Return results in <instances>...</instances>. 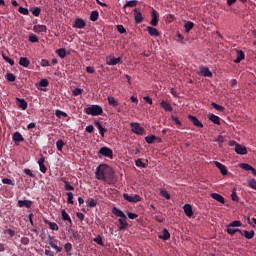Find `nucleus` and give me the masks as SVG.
<instances>
[{"mask_svg": "<svg viewBox=\"0 0 256 256\" xmlns=\"http://www.w3.org/2000/svg\"><path fill=\"white\" fill-rule=\"evenodd\" d=\"M109 165L101 164L97 167L95 177L98 181H103L105 179V175H107V171H109Z\"/></svg>", "mask_w": 256, "mask_h": 256, "instance_id": "f257e3e1", "label": "nucleus"}, {"mask_svg": "<svg viewBox=\"0 0 256 256\" xmlns=\"http://www.w3.org/2000/svg\"><path fill=\"white\" fill-rule=\"evenodd\" d=\"M85 113L87 115H92V117H97L99 115H103V108L100 105H92L85 108Z\"/></svg>", "mask_w": 256, "mask_h": 256, "instance_id": "f03ea898", "label": "nucleus"}, {"mask_svg": "<svg viewBox=\"0 0 256 256\" xmlns=\"http://www.w3.org/2000/svg\"><path fill=\"white\" fill-rule=\"evenodd\" d=\"M98 157H107L113 159V150L107 146H103L98 151Z\"/></svg>", "mask_w": 256, "mask_h": 256, "instance_id": "7ed1b4c3", "label": "nucleus"}, {"mask_svg": "<svg viewBox=\"0 0 256 256\" xmlns=\"http://www.w3.org/2000/svg\"><path fill=\"white\" fill-rule=\"evenodd\" d=\"M102 181H105L109 185H113L117 182V179L115 178V172H113V169H111V167L106 172L105 178H103Z\"/></svg>", "mask_w": 256, "mask_h": 256, "instance_id": "20e7f679", "label": "nucleus"}, {"mask_svg": "<svg viewBox=\"0 0 256 256\" xmlns=\"http://www.w3.org/2000/svg\"><path fill=\"white\" fill-rule=\"evenodd\" d=\"M132 133L135 135H143L145 133V128L141 127V124L137 122L130 123Z\"/></svg>", "mask_w": 256, "mask_h": 256, "instance_id": "39448f33", "label": "nucleus"}, {"mask_svg": "<svg viewBox=\"0 0 256 256\" xmlns=\"http://www.w3.org/2000/svg\"><path fill=\"white\" fill-rule=\"evenodd\" d=\"M123 198L125 201H128V203H139V201H141V196L139 194L129 195L124 193Z\"/></svg>", "mask_w": 256, "mask_h": 256, "instance_id": "423d86ee", "label": "nucleus"}, {"mask_svg": "<svg viewBox=\"0 0 256 256\" xmlns=\"http://www.w3.org/2000/svg\"><path fill=\"white\" fill-rule=\"evenodd\" d=\"M48 244L52 249H55L56 253H61V251H63V248L57 246V240L51 235L48 236Z\"/></svg>", "mask_w": 256, "mask_h": 256, "instance_id": "0eeeda50", "label": "nucleus"}, {"mask_svg": "<svg viewBox=\"0 0 256 256\" xmlns=\"http://www.w3.org/2000/svg\"><path fill=\"white\" fill-rule=\"evenodd\" d=\"M188 119L195 127H198V129H203V123L199 120L198 117L188 115Z\"/></svg>", "mask_w": 256, "mask_h": 256, "instance_id": "6e6552de", "label": "nucleus"}, {"mask_svg": "<svg viewBox=\"0 0 256 256\" xmlns=\"http://www.w3.org/2000/svg\"><path fill=\"white\" fill-rule=\"evenodd\" d=\"M86 26L87 23L82 18H76L73 23L74 29H85Z\"/></svg>", "mask_w": 256, "mask_h": 256, "instance_id": "1a4fd4ad", "label": "nucleus"}, {"mask_svg": "<svg viewBox=\"0 0 256 256\" xmlns=\"http://www.w3.org/2000/svg\"><path fill=\"white\" fill-rule=\"evenodd\" d=\"M118 223V231H123V229H127L129 227V223H127V216L120 218Z\"/></svg>", "mask_w": 256, "mask_h": 256, "instance_id": "9d476101", "label": "nucleus"}, {"mask_svg": "<svg viewBox=\"0 0 256 256\" xmlns=\"http://www.w3.org/2000/svg\"><path fill=\"white\" fill-rule=\"evenodd\" d=\"M146 143L149 145H153V143H161L162 139L160 137H157L155 135H150L145 137Z\"/></svg>", "mask_w": 256, "mask_h": 256, "instance_id": "9b49d317", "label": "nucleus"}, {"mask_svg": "<svg viewBox=\"0 0 256 256\" xmlns=\"http://www.w3.org/2000/svg\"><path fill=\"white\" fill-rule=\"evenodd\" d=\"M151 17L150 25H152V27H157V25H159V13L153 10Z\"/></svg>", "mask_w": 256, "mask_h": 256, "instance_id": "f8f14e48", "label": "nucleus"}, {"mask_svg": "<svg viewBox=\"0 0 256 256\" xmlns=\"http://www.w3.org/2000/svg\"><path fill=\"white\" fill-rule=\"evenodd\" d=\"M235 143V151L237 155H247V148L241 144Z\"/></svg>", "mask_w": 256, "mask_h": 256, "instance_id": "ddd939ff", "label": "nucleus"}, {"mask_svg": "<svg viewBox=\"0 0 256 256\" xmlns=\"http://www.w3.org/2000/svg\"><path fill=\"white\" fill-rule=\"evenodd\" d=\"M106 63H107V65L115 66V65L121 63V58H115L114 56H109L106 59Z\"/></svg>", "mask_w": 256, "mask_h": 256, "instance_id": "4468645a", "label": "nucleus"}, {"mask_svg": "<svg viewBox=\"0 0 256 256\" xmlns=\"http://www.w3.org/2000/svg\"><path fill=\"white\" fill-rule=\"evenodd\" d=\"M38 165L40 167L41 173H47V166H45V156L41 155L38 160Z\"/></svg>", "mask_w": 256, "mask_h": 256, "instance_id": "2eb2a0df", "label": "nucleus"}, {"mask_svg": "<svg viewBox=\"0 0 256 256\" xmlns=\"http://www.w3.org/2000/svg\"><path fill=\"white\" fill-rule=\"evenodd\" d=\"M33 206V201L31 200H18V207H26L27 209H31Z\"/></svg>", "mask_w": 256, "mask_h": 256, "instance_id": "dca6fc26", "label": "nucleus"}, {"mask_svg": "<svg viewBox=\"0 0 256 256\" xmlns=\"http://www.w3.org/2000/svg\"><path fill=\"white\" fill-rule=\"evenodd\" d=\"M134 20L135 23H143V14L137 8L134 9Z\"/></svg>", "mask_w": 256, "mask_h": 256, "instance_id": "f3484780", "label": "nucleus"}, {"mask_svg": "<svg viewBox=\"0 0 256 256\" xmlns=\"http://www.w3.org/2000/svg\"><path fill=\"white\" fill-rule=\"evenodd\" d=\"M16 104L23 111H25L28 107L27 101H25V99L22 98H16Z\"/></svg>", "mask_w": 256, "mask_h": 256, "instance_id": "a211bd4d", "label": "nucleus"}, {"mask_svg": "<svg viewBox=\"0 0 256 256\" xmlns=\"http://www.w3.org/2000/svg\"><path fill=\"white\" fill-rule=\"evenodd\" d=\"M214 165L220 170L221 175H227V167L224 164H221L219 161H215Z\"/></svg>", "mask_w": 256, "mask_h": 256, "instance_id": "6ab92c4d", "label": "nucleus"}, {"mask_svg": "<svg viewBox=\"0 0 256 256\" xmlns=\"http://www.w3.org/2000/svg\"><path fill=\"white\" fill-rule=\"evenodd\" d=\"M95 127H97V129L99 130V133L101 135V137H105V133H107V129L103 127V125L101 124V122L99 121H95L94 122Z\"/></svg>", "mask_w": 256, "mask_h": 256, "instance_id": "aec40b11", "label": "nucleus"}, {"mask_svg": "<svg viewBox=\"0 0 256 256\" xmlns=\"http://www.w3.org/2000/svg\"><path fill=\"white\" fill-rule=\"evenodd\" d=\"M183 209L187 217H193V207L191 206V204H185L183 206Z\"/></svg>", "mask_w": 256, "mask_h": 256, "instance_id": "412c9836", "label": "nucleus"}, {"mask_svg": "<svg viewBox=\"0 0 256 256\" xmlns=\"http://www.w3.org/2000/svg\"><path fill=\"white\" fill-rule=\"evenodd\" d=\"M210 197H212V199H215V201H218V203L225 204V197H223L219 193H211Z\"/></svg>", "mask_w": 256, "mask_h": 256, "instance_id": "4be33fe9", "label": "nucleus"}, {"mask_svg": "<svg viewBox=\"0 0 256 256\" xmlns=\"http://www.w3.org/2000/svg\"><path fill=\"white\" fill-rule=\"evenodd\" d=\"M34 33H47V26L45 25H35L33 27Z\"/></svg>", "mask_w": 256, "mask_h": 256, "instance_id": "5701e85b", "label": "nucleus"}, {"mask_svg": "<svg viewBox=\"0 0 256 256\" xmlns=\"http://www.w3.org/2000/svg\"><path fill=\"white\" fill-rule=\"evenodd\" d=\"M208 119H209V121H212V123H214V125H221V118H219V116H217L215 114L208 115Z\"/></svg>", "mask_w": 256, "mask_h": 256, "instance_id": "b1692460", "label": "nucleus"}, {"mask_svg": "<svg viewBox=\"0 0 256 256\" xmlns=\"http://www.w3.org/2000/svg\"><path fill=\"white\" fill-rule=\"evenodd\" d=\"M226 232L228 233V235H235V233H240V235H243L241 229L229 227V224L227 225Z\"/></svg>", "mask_w": 256, "mask_h": 256, "instance_id": "393cba45", "label": "nucleus"}, {"mask_svg": "<svg viewBox=\"0 0 256 256\" xmlns=\"http://www.w3.org/2000/svg\"><path fill=\"white\" fill-rule=\"evenodd\" d=\"M245 59V53L243 50H238L236 53V59L234 60V63H241Z\"/></svg>", "mask_w": 256, "mask_h": 256, "instance_id": "a878e982", "label": "nucleus"}, {"mask_svg": "<svg viewBox=\"0 0 256 256\" xmlns=\"http://www.w3.org/2000/svg\"><path fill=\"white\" fill-rule=\"evenodd\" d=\"M159 239H162V241H169V239H171V233H169V230L164 229L162 234L159 235Z\"/></svg>", "mask_w": 256, "mask_h": 256, "instance_id": "bb28decb", "label": "nucleus"}, {"mask_svg": "<svg viewBox=\"0 0 256 256\" xmlns=\"http://www.w3.org/2000/svg\"><path fill=\"white\" fill-rule=\"evenodd\" d=\"M19 65H20L21 67L27 68V67H29V65H31V61L28 60L27 57H20V59H19Z\"/></svg>", "mask_w": 256, "mask_h": 256, "instance_id": "cd10ccee", "label": "nucleus"}, {"mask_svg": "<svg viewBox=\"0 0 256 256\" xmlns=\"http://www.w3.org/2000/svg\"><path fill=\"white\" fill-rule=\"evenodd\" d=\"M112 213H113V215H115L116 217H120V219L123 218V217H127V216L125 215V213H124L123 211H121V209H119V208H117V207H113V208H112Z\"/></svg>", "mask_w": 256, "mask_h": 256, "instance_id": "c85d7f7f", "label": "nucleus"}, {"mask_svg": "<svg viewBox=\"0 0 256 256\" xmlns=\"http://www.w3.org/2000/svg\"><path fill=\"white\" fill-rule=\"evenodd\" d=\"M161 107L164 109V111H167L169 113H171V111H173V106H171L168 102H166L165 100H162L160 103Z\"/></svg>", "mask_w": 256, "mask_h": 256, "instance_id": "c756f323", "label": "nucleus"}, {"mask_svg": "<svg viewBox=\"0 0 256 256\" xmlns=\"http://www.w3.org/2000/svg\"><path fill=\"white\" fill-rule=\"evenodd\" d=\"M146 29L151 37H159V30H157L156 28L147 26Z\"/></svg>", "mask_w": 256, "mask_h": 256, "instance_id": "7c9ffc66", "label": "nucleus"}, {"mask_svg": "<svg viewBox=\"0 0 256 256\" xmlns=\"http://www.w3.org/2000/svg\"><path fill=\"white\" fill-rule=\"evenodd\" d=\"M13 141H15V143H21L23 141H25V139L23 138V135H21V133L19 132H15L12 136Z\"/></svg>", "mask_w": 256, "mask_h": 256, "instance_id": "2f4dec72", "label": "nucleus"}, {"mask_svg": "<svg viewBox=\"0 0 256 256\" xmlns=\"http://www.w3.org/2000/svg\"><path fill=\"white\" fill-rule=\"evenodd\" d=\"M62 183H64V189L65 191H75V186L71 185V183H69V181L65 180V179H61Z\"/></svg>", "mask_w": 256, "mask_h": 256, "instance_id": "473e14b6", "label": "nucleus"}, {"mask_svg": "<svg viewBox=\"0 0 256 256\" xmlns=\"http://www.w3.org/2000/svg\"><path fill=\"white\" fill-rule=\"evenodd\" d=\"M202 77H213V73L207 67H204L200 70Z\"/></svg>", "mask_w": 256, "mask_h": 256, "instance_id": "72a5a7b5", "label": "nucleus"}, {"mask_svg": "<svg viewBox=\"0 0 256 256\" xmlns=\"http://www.w3.org/2000/svg\"><path fill=\"white\" fill-rule=\"evenodd\" d=\"M56 55H58L60 59H65L67 57V50H65V48H60L56 50Z\"/></svg>", "mask_w": 256, "mask_h": 256, "instance_id": "f704fd0d", "label": "nucleus"}, {"mask_svg": "<svg viewBox=\"0 0 256 256\" xmlns=\"http://www.w3.org/2000/svg\"><path fill=\"white\" fill-rule=\"evenodd\" d=\"M61 215H62L63 221H68L70 223V225H73V221L71 220V216L68 215L67 211L62 210Z\"/></svg>", "mask_w": 256, "mask_h": 256, "instance_id": "c9c22d12", "label": "nucleus"}, {"mask_svg": "<svg viewBox=\"0 0 256 256\" xmlns=\"http://www.w3.org/2000/svg\"><path fill=\"white\" fill-rule=\"evenodd\" d=\"M107 101L108 105H110L111 107H117V105H119V102H117V100H115V97L113 96H108Z\"/></svg>", "mask_w": 256, "mask_h": 256, "instance_id": "e433bc0d", "label": "nucleus"}, {"mask_svg": "<svg viewBox=\"0 0 256 256\" xmlns=\"http://www.w3.org/2000/svg\"><path fill=\"white\" fill-rule=\"evenodd\" d=\"M241 235H244L245 239H253V237H255V231H253V230L247 231L246 230Z\"/></svg>", "mask_w": 256, "mask_h": 256, "instance_id": "4c0bfd02", "label": "nucleus"}, {"mask_svg": "<svg viewBox=\"0 0 256 256\" xmlns=\"http://www.w3.org/2000/svg\"><path fill=\"white\" fill-rule=\"evenodd\" d=\"M30 12L32 13V15H34V17H39V15H41V8L32 7L30 8Z\"/></svg>", "mask_w": 256, "mask_h": 256, "instance_id": "58836bf2", "label": "nucleus"}, {"mask_svg": "<svg viewBox=\"0 0 256 256\" xmlns=\"http://www.w3.org/2000/svg\"><path fill=\"white\" fill-rule=\"evenodd\" d=\"M98 19H99V11H97V10L92 11L90 14V21L95 22Z\"/></svg>", "mask_w": 256, "mask_h": 256, "instance_id": "ea45409f", "label": "nucleus"}, {"mask_svg": "<svg viewBox=\"0 0 256 256\" xmlns=\"http://www.w3.org/2000/svg\"><path fill=\"white\" fill-rule=\"evenodd\" d=\"M193 27H195V23H193V22H186L184 24L185 33H189V31H191V29H193Z\"/></svg>", "mask_w": 256, "mask_h": 256, "instance_id": "a19ab883", "label": "nucleus"}, {"mask_svg": "<svg viewBox=\"0 0 256 256\" xmlns=\"http://www.w3.org/2000/svg\"><path fill=\"white\" fill-rule=\"evenodd\" d=\"M211 105H212V107L214 109H216V111H219L220 113H224L225 112V107H223V106H221V105H219V104H217L215 102H212Z\"/></svg>", "mask_w": 256, "mask_h": 256, "instance_id": "79ce46f5", "label": "nucleus"}, {"mask_svg": "<svg viewBox=\"0 0 256 256\" xmlns=\"http://www.w3.org/2000/svg\"><path fill=\"white\" fill-rule=\"evenodd\" d=\"M127 7H137V0H130L126 2L123 9H127Z\"/></svg>", "mask_w": 256, "mask_h": 256, "instance_id": "37998d69", "label": "nucleus"}, {"mask_svg": "<svg viewBox=\"0 0 256 256\" xmlns=\"http://www.w3.org/2000/svg\"><path fill=\"white\" fill-rule=\"evenodd\" d=\"M46 223H47V225H49V228H50L52 231H59V225H57V223H55V222H49V221H47Z\"/></svg>", "mask_w": 256, "mask_h": 256, "instance_id": "c03bdc74", "label": "nucleus"}, {"mask_svg": "<svg viewBox=\"0 0 256 256\" xmlns=\"http://www.w3.org/2000/svg\"><path fill=\"white\" fill-rule=\"evenodd\" d=\"M87 207H90L93 209V207H97V202L93 198H89L88 201L86 202Z\"/></svg>", "mask_w": 256, "mask_h": 256, "instance_id": "a18cd8bd", "label": "nucleus"}, {"mask_svg": "<svg viewBox=\"0 0 256 256\" xmlns=\"http://www.w3.org/2000/svg\"><path fill=\"white\" fill-rule=\"evenodd\" d=\"M94 243H97V245H100L101 247H105V243H103V238L101 235H98L96 238L93 239Z\"/></svg>", "mask_w": 256, "mask_h": 256, "instance_id": "49530a36", "label": "nucleus"}, {"mask_svg": "<svg viewBox=\"0 0 256 256\" xmlns=\"http://www.w3.org/2000/svg\"><path fill=\"white\" fill-rule=\"evenodd\" d=\"M2 58L4 59V61H6V63H9V65L11 67H13V65H15V61H13V59H11L7 55H5V53H2Z\"/></svg>", "mask_w": 256, "mask_h": 256, "instance_id": "de8ad7c7", "label": "nucleus"}, {"mask_svg": "<svg viewBox=\"0 0 256 256\" xmlns=\"http://www.w3.org/2000/svg\"><path fill=\"white\" fill-rule=\"evenodd\" d=\"M64 249H65L67 255H71V251H73V244H71V243H69V242L66 243V244L64 245Z\"/></svg>", "mask_w": 256, "mask_h": 256, "instance_id": "09e8293b", "label": "nucleus"}, {"mask_svg": "<svg viewBox=\"0 0 256 256\" xmlns=\"http://www.w3.org/2000/svg\"><path fill=\"white\" fill-rule=\"evenodd\" d=\"M135 165H136V167H142V169L147 168V164L143 163V160H141V158H138L135 161Z\"/></svg>", "mask_w": 256, "mask_h": 256, "instance_id": "8fccbe9b", "label": "nucleus"}, {"mask_svg": "<svg viewBox=\"0 0 256 256\" xmlns=\"http://www.w3.org/2000/svg\"><path fill=\"white\" fill-rule=\"evenodd\" d=\"M56 147L58 149V151H63V147H65V142L60 139L56 142Z\"/></svg>", "mask_w": 256, "mask_h": 256, "instance_id": "3c124183", "label": "nucleus"}, {"mask_svg": "<svg viewBox=\"0 0 256 256\" xmlns=\"http://www.w3.org/2000/svg\"><path fill=\"white\" fill-rule=\"evenodd\" d=\"M231 199L232 201H239V196H237V188L232 189Z\"/></svg>", "mask_w": 256, "mask_h": 256, "instance_id": "603ef678", "label": "nucleus"}, {"mask_svg": "<svg viewBox=\"0 0 256 256\" xmlns=\"http://www.w3.org/2000/svg\"><path fill=\"white\" fill-rule=\"evenodd\" d=\"M55 115L56 117H58V119H61V117H68V115L65 112L59 109L55 110Z\"/></svg>", "mask_w": 256, "mask_h": 256, "instance_id": "864d4df0", "label": "nucleus"}, {"mask_svg": "<svg viewBox=\"0 0 256 256\" xmlns=\"http://www.w3.org/2000/svg\"><path fill=\"white\" fill-rule=\"evenodd\" d=\"M160 195L161 197H164V199H171V195L169 194V192H167V190H160Z\"/></svg>", "mask_w": 256, "mask_h": 256, "instance_id": "5fc2aeb1", "label": "nucleus"}, {"mask_svg": "<svg viewBox=\"0 0 256 256\" xmlns=\"http://www.w3.org/2000/svg\"><path fill=\"white\" fill-rule=\"evenodd\" d=\"M28 40L30 41V43H39V38H37V35L35 34H30Z\"/></svg>", "mask_w": 256, "mask_h": 256, "instance_id": "6e6d98bb", "label": "nucleus"}, {"mask_svg": "<svg viewBox=\"0 0 256 256\" xmlns=\"http://www.w3.org/2000/svg\"><path fill=\"white\" fill-rule=\"evenodd\" d=\"M240 167L241 169H244V171H251V169H253V166L249 165L248 163H241Z\"/></svg>", "mask_w": 256, "mask_h": 256, "instance_id": "4d7b16f0", "label": "nucleus"}, {"mask_svg": "<svg viewBox=\"0 0 256 256\" xmlns=\"http://www.w3.org/2000/svg\"><path fill=\"white\" fill-rule=\"evenodd\" d=\"M2 183L4 185H12V187H15V183H13V180L9 178H3Z\"/></svg>", "mask_w": 256, "mask_h": 256, "instance_id": "13d9d810", "label": "nucleus"}, {"mask_svg": "<svg viewBox=\"0 0 256 256\" xmlns=\"http://www.w3.org/2000/svg\"><path fill=\"white\" fill-rule=\"evenodd\" d=\"M72 94L74 95V97H79V95H82V94H83V89H81V88H75V89L72 91Z\"/></svg>", "mask_w": 256, "mask_h": 256, "instance_id": "bf43d9fd", "label": "nucleus"}, {"mask_svg": "<svg viewBox=\"0 0 256 256\" xmlns=\"http://www.w3.org/2000/svg\"><path fill=\"white\" fill-rule=\"evenodd\" d=\"M6 81H9L10 83H13L15 81V76L13 73L9 72L6 74Z\"/></svg>", "mask_w": 256, "mask_h": 256, "instance_id": "052dcab7", "label": "nucleus"}, {"mask_svg": "<svg viewBox=\"0 0 256 256\" xmlns=\"http://www.w3.org/2000/svg\"><path fill=\"white\" fill-rule=\"evenodd\" d=\"M66 195H67V203L69 204V205H73V193L72 192H67L66 193Z\"/></svg>", "mask_w": 256, "mask_h": 256, "instance_id": "680f3d73", "label": "nucleus"}, {"mask_svg": "<svg viewBox=\"0 0 256 256\" xmlns=\"http://www.w3.org/2000/svg\"><path fill=\"white\" fill-rule=\"evenodd\" d=\"M229 225V227H241V221H239V220H234V221H232L230 224H228Z\"/></svg>", "mask_w": 256, "mask_h": 256, "instance_id": "e2e57ef3", "label": "nucleus"}, {"mask_svg": "<svg viewBox=\"0 0 256 256\" xmlns=\"http://www.w3.org/2000/svg\"><path fill=\"white\" fill-rule=\"evenodd\" d=\"M39 85H40V87H49V80L42 79V80H40Z\"/></svg>", "mask_w": 256, "mask_h": 256, "instance_id": "0e129e2a", "label": "nucleus"}, {"mask_svg": "<svg viewBox=\"0 0 256 256\" xmlns=\"http://www.w3.org/2000/svg\"><path fill=\"white\" fill-rule=\"evenodd\" d=\"M248 187H250L251 189H255V191H256V180L255 179H251L248 182Z\"/></svg>", "mask_w": 256, "mask_h": 256, "instance_id": "69168bd1", "label": "nucleus"}, {"mask_svg": "<svg viewBox=\"0 0 256 256\" xmlns=\"http://www.w3.org/2000/svg\"><path fill=\"white\" fill-rule=\"evenodd\" d=\"M18 11H19V13H21L22 15H29V9H27V8L19 7Z\"/></svg>", "mask_w": 256, "mask_h": 256, "instance_id": "338daca9", "label": "nucleus"}, {"mask_svg": "<svg viewBox=\"0 0 256 256\" xmlns=\"http://www.w3.org/2000/svg\"><path fill=\"white\" fill-rule=\"evenodd\" d=\"M215 141L216 143H219V145H223V143H225V137H223V135H219Z\"/></svg>", "mask_w": 256, "mask_h": 256, "instance_id": "774afa93", "label": "nucleus"}]
</instances>
